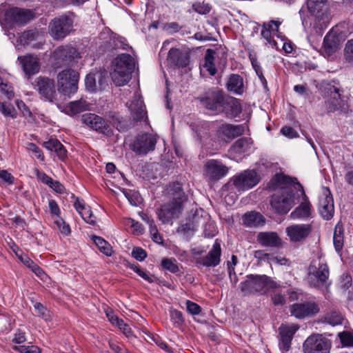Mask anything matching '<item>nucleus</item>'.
<instances>
[{
    "label": "nucleus",
    "instance_id": "obj_1",
    "mask_svg": "<svg viewBox=\"0 0 353 353\" xmlns=\"http://www.w3.org/2000/svg\"><path fill=\"white\" fill-rule=\"evenodd\" d=\"M167 193L170 201L162 205L157 211L158 218L163 224L168 223L172 219L177 218L183 210L184 203L188 200L182 184L178 181L169 184Z\"/></svg>",
    "mask_w": 353,
    "mask_h": 353
},
{
    "label": "nucleus",
    "instance_id": "obj_2",
    "mask_svg": "<svg viewBox=\"0 0 353 353\" xmlns=\"http://www.w3.org/2000/svg\"><path fill=\"white\" fill-rule=\"evenodd\" d=\"M128 108L132 120L123 118L119 113H114L112 114V126L119 132H124L132 128L134 123L150 125L146 107L140 94L134 93Z\"/></svg>",
    "mask_w": 353,
    "mask_h": 353
},
{
    "label": "nucleus",
    "instance_id": "obj_3",
    "mask_svg": "<svg viewBox=\"0 0 353 353\" xmlns=\"http://www.w3.org/2000/svg\"><path fill=\"white\" fill-rule=\"evenodd\" d=\"M279 182L281 184L285 185L281 189L280 194H274L270 200V205L274 211L281 214H287L294 205V191L292 186L299 189L304 194L303 187L297 181L296 178H292L289 176L283 175L279 177Z\"/></svg>",
    "mask_w": 353,
    "mask_h": 353
},
{
    "label": "nucleus",
    "instance_id": "obj_4",
    "mask_svg": "<svg viewBox=\"0 0 353 353\" xmlns=\"http://www.w3.org/2000/svg\"><path fill=\"white\" fill-rule=\"evenodd\" d=\"M324 107L327 113L339 112L347 114L350 111L348 97L343 94V89L339 81L323 82L322 84Z\"/></svg>",
    "mask_w": 353,
    "mask_h": 353
},
{
    "label": "nucleus",
    "instance_id": "obj_5",
    "mask_svg": "<svg viewBox=\"0 0 353 353\" xmlns=\"http://www.w3.org/2000/svg\"><path fill=\"white\" fill-rule=\"evenodd\" d=\"M279 285L266 275L249 274L245 281L241 282L240 288L244 295L263 294L270 289L277 288Z\"/></svg>",
    "mask_w": 353,
    "mask_h": 353
},
{
    "label": "nucleus",
    "instance_id": "obj_6",
    "mask_svg": "<svg viewBox=\"0 0 353 353\" xmlns=\"http://www.w3.org/2000/svg\"><path fill=\"white\" fill-rule=\"evenodd\" d=\"M74 14L68 13L55 17L48 26L50 36L54 40H62L73 30Z\"/></svg>",
    "mask_w": 353,
    "mask_h": 353
},
{
    "label": "nucleus",
    "instance_id": "obj_7",
    "mask_svg": "<svg viewBox=\"0 0 353 353\" xmlns=\"http://www.w3.org/2000/svg\"><path fill=\"white\" fill-rule=\"evenodd\" d=\"M79 74L74 70H63L58 74V90L65 96L70 97L77 92Z\"/></svg>",
    "mask_w": 353,
    "mask_h": 353
},
{
    "label": "nucleus",
    "instance_id": "obj_8",
    "mask_svg": "<svg viewBox=\"0 0 353 353\" xmlns=\"http://www.w3.org/2000/svg\"><path fill=\"white\" fill-rule=\"evenodd\" d=\"M33 88L38 92L41 99L53 103L57 101V90L54 79L39 76L31 82Z\"/></svg>",
    "mask_w": 353,
    "mask_h": 353
},
{
    "label": "nucleus",
    "instance_id": "obj_9",
    "mask_svg": "<svg viewBox=\"0 0 353 353\" xmlns=\"http://www.w3.org/2000/svg\"><path fill=\"white\" fill-rule=\"evenodd\" d=\"M260 181V176L254 170H247L234 175L230 180V183L238 192L252 188Z\"/></svg>",
    "mask_w": 353,
    "mask_h": 353
},
{
    "label": "nucleus",
    "instance_id": "obj_10",
    "mask_svg": "<svg viewBox=\"0 0 353 353\" xmlns=\"http://www.w3.org/2000/svg\"><path fill=\"white\" fill-rule=\"evenodd\" d=\"M330 340L321 334H314L307 338L303 344V353H330Z\"/></svg>",
    "mask_w": 353,
    "mask_h": 353
},
{
    "label": "nucleus",
    "instance_id": "obj_11",
    "mask_svg": "<svg viewBox=\"0 0 353 353\" xmlns=\"http://www.w3.org/2000/svg\"><path fill=\"white\" fill-rule=\"evenodd\" d=\"M157 142V137L150 133L137 134L130 144V149L137 154L145 155L154 151Z\"/></svg>",
    "mask_w": 353,
    "mask_h": 353
},
{
    "label": "nucleus",
    "instance_id": "obj_12",
    "mask_svg": "<svg viewBox=\"0 0 353 353\" xmlns=\"http://www.w3.org/2000/svg\"><path fill=\"white\" fill-rule=\"evenodd\" d=\"M330 270L326 263H320L318 268L310 266L308 281L310 285L316 288H327L330 285L328 281Z\"/></svg>",
    "mask_w": 353,
    "mask_h": 353
},
{
    "label": "nucleus",
    "instance_id": "obj_13",
    "mask_svg": "<svg viewBox=\"0 0 353 353\" xmlns=\"http://www.w3.org/2000/svg\"><path fill=\"white\" fill-rule=\"evenodd\" d=\"M228 172L229 168L217 159H209L203 166V175L209 181L216 182L225 176Z\"/></svg>",
    "mask_w": 353,
    "mask_h": 353
},
{
    "label": "nucleus",
    "instance_id": "obj_14",
    "mask_svg": "<svg viewBox=\"0 0 353 353\" xmlns=\"http://www.w3.org/2000/svg\"><path fill=\"white\" fill-rule=\"evenodd\" d=\"M223 92L218 88L208 89L197 98L200 103L206 109L219 111L223 102Z\"/></svg>",
    "mask_w": 353,
    "mask_h": 353
},
{
    "label": "nucleus",
    "instance_id": "obj_15",
    "mask_svg": "<svg viewBox=\"0 0 353 353\" xmlns=\"http://www.w3.org/2000/svg\"><path fill=\"white\" fill-rule=\"evenodd\" d=\"M34 13L28 9L18 7L10 8L5 12V20L7 23L16 25H25L34 18Z\"/></svg>",
    "mask_w": 353,
    "mask_h": 353
},
{
    "label": "nucleus",
    "instance_id": "obj_16",
    "mask_svg": "<svg viewBox=\"0 0 353 353\" xmlns=\"http://www.w3.org/2000/svg\"><path fill=\"white\" fill-rule=\"evenodd\" d=\"M290 310L292 316L296 319H302L315 316L319 312V307L315 302L305 301L292 304Z\"/></svg>",
    "mask_w": 353,
    "mask_h": 353
},
{
    "label": "nucleus",
    "instance_id": "obj_17",
    "mask_svg": "<svg viewBox=\"0 0 353 353\" xmlns=\"http://www.w3.org/2000/svg\"><path fill=\"white\" fill-rule=\"evenodd\" d=\"M221 244L216 240L212 248L205 256L199 257L196 259L198 265L206 268H214L221 263Z\"/></svg>",
    "mask_w": 353,
    "mask_h": 353
},
{
    "label": "nucleus",
    "instance_id": "obj_18",
    "mask_svg": "<svg viewBox=\"0 0 353 353\" xmlns=\"http://www.w3.org/2000/svg\"><path fill=\"white\" fill-rule=\"evenodd\" d=\"M312 230L311 224H294L286 228L285 232L293 243L303 242Z\"/></svg>",
    "mask_w": 353,
    "mask_h": 353
},
{
    "label": "nucleus",
    "instance_id": "obj_19",
    "mask_svg": "<svg viewBox=\"0 0 353 353\" xmlns=\"http://www.w3.org/2000/svg\"><path fill=\"white\" fill-rule=\"evenodd\" d=\"M81 121L90 128L99 132L106 136H109L110 128L104 119L92 113H86L81 116Z\"/></svg>",
    "mask_w": 353,
    "mask_h": 353
},
{
    "label": "nucleus",
    "instance_id": "obj_20",
    "mask_svg": "<svg viewBox=\"0 0 353 353\" xmlns=\"http://www.w3.org/2000/svg\"><path fill=\"white\" fill-rule=\"evenodd\" d=\"M18 60L28 81L31 79L33 75L39 72L41 65L39 59L36 56L32 54L19 56Z\"/></svg>",
    "mask_w": 353,
    "mask_h": 353
},
{
    "label": "nucleus",
    "instance_id": "obj_21",
    "mask_svg": "<svg viewBox=\"0 0 353 353\" xmlns=\"http://www.w3.org/2000/svg\"><path fill=\"white\" fill-rule=\"evenodd\" d=\"M219 112H223L228 118L233 119L241 114L242 108L239 99L232 97L225 98L223 96Z\"/></svg>",
    "mask_w": 353,
    "mask_h": 353
},
{
    "label": "nucleus",
    "instance_id": "obj_22",
    "mask_svg": "<svg viewBox=\"0 0 353 353\" xmlns=\"http://www.w3.org/2000/svg\"><path fill=\"white\" fill-rule=\"evenodd\" d=\"M258 243L263 247L280 249L284 242L276 232H261L256 236Z\"/></svg>",
    "mask_w": 353,
    "mask_h": 353
},
{
    "label": "nucleus",
    "instance_id": "obj_23",
    "mask_svg": "<svg viewBox=\"0 0 353 353\" xmlns=\"http://www.w3.org/2000/svg\"><path fill=\"white\" fill-rule=\"evenodd\" d=\"M295 325L286 326L281 325L279 328V347L283 352H288L291 347V342L294 334L298 330Z\"/></svg>",
    "mask_w": 353,
    "mask_h": 353
},
{
    "label": "nucleus",
    "instance_id": "obj_24",
    "mask_svg": "<svg viewBox=\"0 0 353 353\" xmlns=\"http://www.w3.org/2000/svg\"><path fill=\"white\" fill-rule=\"evenodd\" d=\"M245 128L243 125H232L229 123L222 124L218 130V134L225 141H230L232 139L242 135Z\"/></svg>",
    "mask_w": 353,
    "mask_h": 353
},
{
    "label": "nucleus",
    "instance_id": "obj_25",
    "mask_svg": "<svg viewBox=\"0 0 353 353\" xmlns=\"http://www.w3.org/2000/svg\"><path fill=\"white\" fill-rule=\"evenodd\" d=\"M168 61L171 67L185 68L189 65L190 56L179 49L172 48L168 52Z\"/></svg>",
    "mask_w": 353,
    "mask_h": 353
},
{
    "label": "nucleus",
    "instance_id": "obj_26",
    "mask_svg": "<svg viewBox=\"0 0 353 353\" xmlns=\"http://www.w3.org/2000/svg\"><path fill=\"white\" fill-rule=\"evenodd\" d=\"M328 194L319 199V210L322 217L325 220H330L333 217L334 207V200L330 190L327 188Z\"/></svg>",
    "mask_w": 353,
    "mask_h": 353
},
{
    "label": "nucleus",
    "instance_id": "obj_27",
    "mask_svg": "<svg viewBox=\"0 0 353 353\" xmlns=\"http://www.w3.org/2000/svg\"><path fill=\"white\" fill-rule=\"evenodd\" d=\"M72 197L75 199V201L74 203V208L79 213L84 221L91 225H94L97 223L96 217L93 214L90 207L85 205L83 199H79V197H75L74 194H72Z\"/></svg>",
    "mask_w": 353,
    "mask_h": 353
},
{
    "label": "nucleus",
    "instance_id": "obj_28",
    "mask_svg": "<svg viewBox=\"0 0 353 353\" xmlns=\"http://www.w3.org/2000/svg\"><path fill=\"white\" fill-rule=\"evenodd\" d=\"M340 40L336 29L332 28L323 39V49L327 56L334 54L339 49Z\"/></svg>",
    "mask_w": 353,
    "mask_h": 353
},
{
    "label": "nucleus",
    "instance_id": "obj_29",
    "mask_svg": "<svg viewBox=\"0 0 353 353\" xmlns=\"http://www.w3.org/2000/svg\"><path fill=\"white\" fill-rule=\"evenodd\" d=\"M112 64L114 65V70L124 71L130 74L134 68L133 58L126 53L119 54L112 63Z\"/></svg>",
    "mask_w": 353,
    "mask_h": 353
},
{
    "label": "nucleus",
    "instance_id": "obj_30",
    "mask_svg": "<svg viewBox=\"0 0 353 353\" xmlns=\"http://www.w3.org/2000/svg\"><path fill=\"white\" fill-rule=\"evenodd\" d=\"M242 221L243 225L246 227L257 228L260 225H263L265 219L261 213L251 211L243 214Z\"/></svg>",
    "mask_w": 353,
    "mask_h": 353
},
{
    "label": "nucleus",
    "instance_id": "obj_31",
    "mask_svg": "<svg viewBox=\"0 0 353 353\" xmlns=\"http://www.w3.org/2000/svg\"><path fill=\"white\" fill-rule=\"evenodd\" d=\"M303 194L304 201H303L298 207H296L290 214V217L293 219H307L311 216L312 205L305 193Z\"/></svg>",
    "mask_w": 353,
    "mask_h": 353
},
{
    "label": "nucleus",
    "instance_id": "obj_32",
    "mask_svg": "<svg viewBox=\"0 0 353 353\" xmlns=\"http://www.w3.org/2000/svg\"><path fill=\"white\" fill-rule=\"evenodd\" d=\"M252 144L253 141L251 138H240L231 145L229 152L231 154L248 152L251 150Z\"/></svg>",
    "mask_w": 353,
    "mask_h": 353
},
{
    "label": "nucleus",
    "instance_id": "obj_33",
    "mask_svg": "<svg viewBox=\"0 0 353 353\" xmlns=\"http://www.w3.org/2000/svg\"><path fill=\"white\" fill-rule=\"evenodd\" d=\"M325 3L326 0H307V10L316 19H321L325 11Z\"/></svg>",
    "mask_w": 353,
    "mask_h": 353
},
{
    "label": "nucleus",
    "instance_id": "obj_34",
    "mask_svg": "<svg viewBox=\"0 0 353 353\" xmlns=\"http://www.w3.org/2000/svg\"><path fill=\"white\" fill-rule=\"evenodd\" d=\"M226 87L228 91L236 94H242L243 93V79L237 74L230 75Z\"/></svg>",
    "mask_w": 353,
    "mask_h": 353
},
{
    "label": "nucleus",
    "instance_id": "obj_35",
    "mask_svg": "<svg viewBox=\"0 0 353 353\" xmlns=\"http://www.w3.org/2000/svg\"><path fill=\"white\" fill-rule=\"evenodd\" d=\"M76 54V49L70 46H60L54 51L56 58L61 60L63 64L71 62Z\"/></svg>",
    "mask_w": 353,
    "mask_h": 353
},
{
    "label": "nucleus",
    "instance_id": "obj_36",
    "mask_svg": "<svg viewBox=\"0 0 353 353\" xmlns=\"http://www.w3.org/2000/svg\"><path fill=\"white\" fill-rule=\"evenodd\" d=\"M110 76L109 68H100L97 70V81L98 90L100 91L108 90L109 89L108 79Z\"/></svg>",
    "mask_w": 353,
    "mask_h": 353
},
{
    "label": "nucleus",
    "instance_id": "obj_37",
    "mask_svg": "<svg viewBox=\"0 0 353 353\" xmlns=\"http://www.w3.org/2000/svg\"><path fill=\"white\" fill-rule=\"evenodd\" d=\"M344 229L339 223L336 224L334 231L333 243L336 251L339 253L343 248L344 243Z\"/></svg>",
    "mask_w": 353,
    "mask_h": 353
},
{
    "label": "nucleus",
    "instance_id": "obj_38",
    "mask_svg": "<svg viewBox=\"0 0 353 353\" xmlns=\"http://www.w3.org/2000/svg\"><path fill=\"white\" fill-rule=\"evenodd\" d=\"M112 325L117 327L127 338H131L133 336L130 325L117 315H112Z\"/></svg>",
    "mask_w": 353,
    "mask_h": 353
},
{
    "label": "nucleus",
    "instance_id": "obj_39",
    "mask_svg": "<svg viewBox=\"0 0 353 353\" xmlns=\"http://www.w3.org/2000/svg\"><path fill=\"white\" fill-rule=\"evenodd\" d=\"M215 51L212 49H208L205 54V63L203 68L209 72L211 76L216 74L217 70L214 64Z\"/></svg>",
    "mask_w": 353,
    "mask_h": 353
},
{
    "label": "nucleus",
    "instance_id": "obj_40",
    "mask_svg": "<svg viewBox=\"0 0 353 353\" xmlns=\"http://www.w3.org/2000/svg\"><path fill=\"white\" fill-rule=\"evenodd\" d=\"M131 79V74L121 70L112 72V81L116 86H123L127 84Z\"/></svg>",
    "mask_w": 353,
    "mask_h": 353
},
{
    "label": "nucleus",
    "instance_id": "obj_41",
    "mask_svg": "<svg viewBox=\"0 0 353 353\" xmlns=\"http://www.w3.org/2000/svg\"><path fill=\"white\" fill-rule=\"evenodd\" d=\"M90 103H88L85 100L81 99L80 100H77L74 101H71L68 103V108L69 111L72 114H77L81 112L86 111L89 110Z\"/></svg>",
    "mask_w": 353,
    "mask_h": 353
},
{
    "label": "nucleus",
    "instance_id": "obj_42",
    "mask_svg": "<svg viewBox=\"0 0 353 353\" xmlns=\"http://www.w3.org/2000/svg\"><path fill=\"white\" fill-rule=\"evenodd\" d=\"M19 259L26 266L31 269V270L41 279H43L46 276L44 271L28 256H21Z\"/></svg>",
    "mask_w": 353,
    "mask_h": 353
},
{
    "label": "nucleus",
    "instance_id": "obj_43",
    "mask_svg": "<svg viewBox=\"0 0 353 353\" xmlns=\"http://www.w3.org/2000/svg\"><path fill=\"white\" fill-rule=\"evenodd\" d=\"M131 48L125 38L112 31V49L128 50Z\"/></svg>",
    "mask_w": 353,
    "mask_h": 353
},
{
    "label": "nucleus",
    "instance_id": "obj_44",
    "mask_svg": "<svg viewBox=\"0 0 353 353\" xmlns=\"http://www.w3.org/2000/svg\"><path fill=\"white\" fill-rule=\"evenodd\" d=\"M37 36L38 31L36 29L28 30L19 36L17 41L23 46L28 45L31 41L36 40Z\"/></svg>",
    "mask_w": 353,
    "mask_h": 353
},
{
    "label": "nucleus",
    "instance_id": "obj_45",
    "mask_svg": "<svg viewBox=\"0 0 353 353\" xmlns=\"http://www.w3.org/2000/svg\"><path fill=\"white\" fill-rule=\"evenodd\" d=\"M121 191L132 205L138 206L141 203L142 198L137 191L125 189H122Z\"/></svg>",
    "mask_w": 353,
    "mask_h": 353
},
{
    "label": "nucleus",
    "instance_id": "obj_46",
    "mask_svg": "<svg viewBox=\"0 0 353 353\" xmlns=\"http://www.w3.org/2000/svg\"><path fill=\"white\" fill-rule=\"evenodd\" d=\"M91 239L93 241L101 252L108 256H110V248L108 241H106L102 237L96 235H92L91 236Z\"/></svg>",
    "mask_w": 353,
    "mask_h": 353
},
{
    "label": "nucleus",
    "instance_id": "obj_47",
    "mask_svg": "<svg viewBox=\"0 0 353 353\" xmlns=\"http://www.w3.org/2000/svg\"><path fill=\"white\" fill-rule=\"evenodd\" d=\"M343 60L348 65L353 66V39L347 40L345 44Z\"/></svg>",
    "mask_w": 353,
    "mask_h": 353
},
{
    "label": "nucleus",
    "instance_id": "obj_48",
    "mask_svg": "<svg viewBox=\"0 0 353 353\" xmlns=\"http://www.w3.org/2000/svg\"><path fill=\"white\" fill-rule=\"evenodd\" d=\"M343 347H353V332L347 330L337 334Z\"/></svg>",
    "mask_w": 353,
    "mask_h": 353
},
{
    "label": "nucleus",
    "instance_id": "obj_49",
    "mask_svg": "<svg viewBox=\"0 0 353 353\" xmlns=\"http://www.w3.org/2000/svg\"><path fill=\"white\" fill-rule=\"evenodd\" d=\"M343 316L341 312L332 311L328 312L325 316V321L328 324L335 326L343 323Z\"/></svg>",
    "mask_w": 353,
    "mask_h": 353
},
{
    "label": "nucleus",
    "instance_id": "obj_50",
    "mask_svg": "<svg viewBox=\"0 0 353 353\" xmlns=\"http://www.w3.org/2000/svg\"><path fill=\"white\" fill-rule=\"evenodd\" d=\"M85 85L86 90L89 92H94L99 90L97 85V70L87 74L85 79Z\"/></svg>",
    "mask_w": 353,
    "mask_h": 353
},
{
    "label": "nucleus",
    "instance_id": "obj_51",
    "mask_svg": "<svg viewBox=\"0 0 353 353\" xmlns=\"http://www.w3.org/2000/svg\"><path fill=\"white\" fill-rule=\"evenodd\" d=\"M0 111L5 117H10L13 119L17 117V111L10 103L0 102Z\"/></svg>",
    "mask_w": 353,
    "mask_h": 353
},
{
    "label": "nucleus",
    "instance_id": "obj_52",
    "mask_svg": "<svg viewBox=\"0 0 353 353\" xmlns=\"http://www.w3.org/2000/svg\"><path fill=\"white\" fill-rule=\"evenodd\" d=\"M261 36L268 42V43H270L272 46V47L276 48H278L276 41L272 37L270 26L263 25Z\"/></svg>",
    "mask_w": 353,
    "mask_h": 353
},
{
    "label": "nucleus",
    "instance_id": "obj_53",
    "mask_svg": "<svg viewBox=\"0 0 353 353\" xmlns=\"http://www.w3.org/2000/svg\"><path fill=\"white\" fill-rule=\"evenodd\" d=\"M175 261V260L172 259H163L161 261V265L165 270L176 274L179 271V268Z\"/></svg>",
    "mask_w": 353,
    "mask_h": 353
},
{
    "label": "nucleus",
    "instance_id": "obj_54",
    "mask_svg": "<svg viewBox=\"0 0 353 353\" xmlns=\"http://www.w3.org/2000/svg\"><path fill=\"white\" fill-rule=\"evenodd\" d=\"M130 269H132L134 272H135L138 275H139L144 280L148 282L152 283L154 281L153 278H155L154 276H149L146 271L142 270L138 264H132L130 265Z\"/></svg>",
    "mask_w": 353,
    "mask_h": 353
},
{
    "label": "nucleus",
    "instance_id": "obj_55",
    "mask_svg": "<svg viewBox=\"0 0 353 353\" xmlns=\"http://www.w3.org/2000/svg\"><path fill=\"white\" fill-rule=\"evenodd\" d=\"M192 10L199 14H207L211 10V6L209 3L200 2L194 3L192 6Z\"/></svg>",
    "mask_w": 353,
    "mask_h": 353
},
{
    "label": "nucleus",
    "instance_id": "obj_56",
    "mask_svg": "<svg viewBox=\"0 0 353 353\" xmlns=\"http://www.w3.org/2000/svg\"><path fill=\"white\" fill-rule=\"evenodd\" d=\"M170 314L172 322L176 327H179L183 323L184 319L181 311L177 310H171L170 311Z\"/></svg>",
    "mask_w": 353,
    "mask_h": 353
},
{
    "label": "nucleus",
    "instance_id": "obj_57",
    "mask_svg": "<svg viewBox=\"0 0 353 353\" xmlns=\"http://www.w3.org/2000/svg\"><path fill=\"white\" fill-rule=\"evenodd\" d=\"M34 307L35 311L42 319L46 321L50 320V314L42 303L37 302L34 303Z\"/></svg>",
    "mask_w": 353,
    "mask_h": 353
},
{
    "label": "nucleus",
    "instance_id": "obj_58",
    "mask_svg": "<svg viewBox=\"0 0 353 353\" xmlns=\"http://www.w3.org/2000/svg\"><path fill=\"white\" fill-rule=\"evenodd\" d=\"M195 231L194 225L192 223H182L178 228V232L182 233L183 235L187 237L191 236L193 235Z\"/></svg>",
    "mask_w": 353,
    "mask_h": 353
},
{
    "label": "nucleus",
    "instance_id": "obj_59",
    "mask_svg": "<svg viewBox=\"0 0 353 353\" xmlns=\"http://www.w3.org/2000/svg\"><path fill=\"white\" fill-rule=\"evenodd\" d=\"M54 224L57 226L62 234L67 236L70 234L71 230L70 225L67 224L62 218H57L54 220Z\"/></svg>",
    "mask_w": 353,
    "mask_h": 353
},
{
    "label": "nucleus",
    "instance_id": "obj_60",
    "mask_svg": "<svg viewBox=\"0 0 353 353\" xmlns=\"http://www.w3.org/2000/svg\"><path fill=\"white\" fill-rule=\"evenodd\" d=\"M0 91L9 99H12L14 96L12 86L8 85L6 82H3L1 78H0Z\"/></svg>",
    "mask_w": 353,
    "mask_h": 353
},
{
    "label": "nucleus",
    "instance_id": "obj_61",
    "mask_svg": "<svg viewBox=\"0 0 353 353\" xmlns=\"http://www.w3.org/2000/svg\"><path fill=\"white\" fill-rule=\"evenodd\" d=\"M237 263H238L237 256L234 254H232L231 256V261H228V270L230 279V280H232V273L233 272L234 275L235 283H237V281H238L237 276H236V272L234 270V266L237 264Z\"/></svg>",
    "mask_w": 353,
    "mask_h": 353
},
{
    "label": "nucleus",
    "instance_id": "obj_62",
    "mask_svg": "<svg viewBox=\"0 0 353 353\" xmlns=\"http://www.w3.org/2000/svg\"><path fill=\"white\" fill-rule=\"evenodd\" d=\"M128 224L130 225L132 228V232L134 234L140 235L142 234L144 232V228H143V225L141 223H139L138 221H134L132 219H128Z\"/></svg>",
    "mask_w": 353,
    "mask_h": 353
},
{
    "label": "nucleus",
    "instance_id": "obj_63",
    "mask_svg": "<svg viewBox=\"0 0 353 353\" xmlns=\"http://www.w3.org/2000/svg\"><path fill=\"white\" fill-rule=\"evenodd\" d=\"M188 312L192 315H198L201 312V307L196 303L191 301H186Z\"/></svg>",
    "mask_w": 353,
    "mask_h": 353
},
{
    "label": "nucleus",
    "instance_id": "obj_64",
    "mask_svg": "<svg viewBox=\"0 0 353 353\" xmlns=\"http://www.w3.org/2000/svg\"><path fill=\"white\" fill-rule=\"evenodd\" d=\"M132 256L137 261H142L147 257V253L141 248L135 247L132 250Z\"/></svg>",
    "mask_w": 353,
    "mask_h": 353
}]
</instances>
